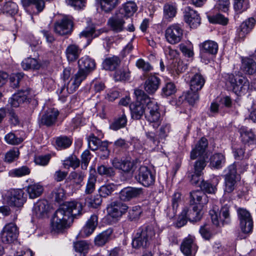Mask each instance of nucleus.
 Listing matches in <instances>:
<instances>
[{"label": "nucleus", "mask_w": 256, "mask_h": 256, "mask_svg": "<svg viewBox=\"0 0 256 256\" xmlns=\"http://www.w3.org/2000/svg\"><path fill=\"white\" fill-rule=\"evenodd\" d=\"M82 210L80 202L72 201L64 203L54 214L51 221L52 230L59 232L69 228L74 218L82 214Z\"/></svg>", "instance_id": "obj_1"}, {"label": "nucleus", "mask_w": 256, "mask_h": 256, "mask_svg": "<svg viewBox=\"0 0 256 256\" xmlns=\"http://www.w3.org/2000/svg\"><path fill=\"white\" fill-rule=\"evenodd\" d=\"M78 70L72 76L67 84L60 90V98L65 100L68 94L73 93L80 86L88 74L96 68L94 60L87 56H84L78 60Z\"/></svg>", "instance_id": "obj_2"}, {"label": "nucleus", "mask_w": 256, "mask_h": 256, "mask_svg": "<svg viewBox=\"0 0 256 256\" xmlns=\"http://www.w3.org/2000/svg\"><path fill=\"white\" fill-rule=\"evenodd\" d=\"M208 146L207 140L205 138H202L191 151V159L194 160L197 158H200L194 164V172L197 174H202V170L206 166V159L208 156L206 150Z\"/></svg>", "instance_id": "obj_3"}, {"label": "nucleus", "mask_w": 256, "mask_h": 256, "mask_svg": "<svg viewBox=\"0 0 256 256\" xmlns=\"http://www.w3.org/2000/svg\"><path fill=\"white\" fill-rule=\"evenodd\" d=\"M155 238L156 232L153 226H144L138 229L132 240V246L136 248H146L150 244Z\"/></svg>", "instance_id": "obj_4"}, {"label": "nucleus", "mask_w": 256, "mask_h": 256, "mask_svg": "<svg viewBox=\"0 0 256 256\" xmlns=\"http://www.w3.org/2000/svg\"><path fill=\"white\" fill-rule=\"evenodd\" d=\"M136 102L130 105L132 118L135 120H140L146 113V106L148 108V104L150 98L142 90H136L134 91Z\"/></svg>", "instance_id": "obj_5"}, {"label": "nucleus", "mask_w": 256, "mask_h": 256, "mask_svg": "<svg viewBox=\"0 0 256 256\" xmlns=\"http://www.w3.org/2000/svg\"><path fill=\"white\" fill-rule=\"evenodd\" d=\"M226 80L232 90L236 94L245 92L249 88L248 80L242 74L236 76L234 74H228Z\"/></svg>", "instance_id": "obj_6"}, {"label": "nucleus", "mask_w": 256, "mask_h": 256, "mask_svg": "<svg viewBox=\"0 0 256 256\" xmlns=\"http://www.w3.org/2000/svg\"><path fill=\"white\" fill-rule=\"evenodd\" d=\"M147 121L155 128H158L161 123V116L159 106L154 100H150L148 104L147 110L145 114Z\"/></svg>", "instance_id": "obj_7"}, {"label": "nucleus", "mask_w": 256, "mask_h": 256, "mask_svg": "<svg viewBox=\"0 0 256 256\" xmlns=\"http://www.w3.org/2000/svg\"><path fill=\"white\" fill-rule=\"evenodd\" d=\"M182 26L179 24L170 25L166 30L164 36L166 40L171 44H176L181 42L183 38Z\"/></svg>", "instance_id": "obj_8"}, {"label": "nucleus", "mask_w": 256, "mask_h": 256, "mask_svg": "<svg viewBox=\"0 0 256 256\" xmlns=\"http://www.w3.org/2000/svg\"><path fill=\"white\" fill-rule=\"evenodd\" d=\"M18 228L13 222L6 224L0 232L2 242L5 244H10L15 242L18 236Z\"/></svg>", "instance_id": "obj_9"}, {"label": "nucleus", "mask_w": 256, "mask_h": 256, "mask_svg": "<svg viewBox=\"0 0 256 256\" xmlns=\"http://www.w3.org/2000/svg\"><path fill=\"white\" fill-rule=\"evenodd\" d=\"M210 214L212 222L216 226H219L220 224H228L230 222L229 208L226 205L222 207L220 212L218 208L214 207L210 211Z\"/></svg>", "instance_id": "obj_10"}, {"label": "nucleus", "mask_w": 256, "mask_h": 256, "mask_svg": "<svg viewBox=\"0 0 256 256\" xmlns=\"http://www.w3.org/2000/svg\"><path fill=\"white\" fill-rule=\"evenodd\" d=\"M240 228L244 234L251 233L253 229V221L250 213L246 209L238 210Z\"/></svg>", "instance_id": "obj_11"}, {"label": "nucleus", "mask_w": 256, "mask_h": 256, "mask_svg": "<svg viewBox=\"0 0 256 256\" xmlns=\"http://www.w3.org/2000/svg\"><path fill=\"white\" fill-rule=\"evenodd\" d=\"M136 180L144 186L148 187L154 184L155 176L147 166H141L135 176Z\"/></svg>", "instance_id": "obj_12"}, {"label": "nucleus", "mask_w": 256, "mask_h": 256, "mask_svg": "<svg viewBox=\"0 0 256 256\" xmlns=\"http://www.w3.org/2000/svg\"><path fill=\"white\" fill-rule=\"evenodd\" d=\"M33 96L32 90L29 88L21 90L12 95L10 98L8 103L11 106L17 108L24 102H28Z\"/></svg>", "instance_id": "obj_13"}, {"label": "nucleus", "mask_w": 256, "mask_h": 256, "mask_svg": "<svg viewBox=\"0 0 256 256\" xmlns=\"http://www.w3.org/2000/svg\"><path fill=\"white\" fill-rule=\"evenodd\" d=\"M72 21L64 16L54 23V30L60 36H64L70 34L72 31Z\"/></svg>", "instance_id": "obj_14"}, {"label": "nucleus", "mask_w": 256, "mask_h": 256, "mask_svg": "<svg viewBox=\"0 0 256 256\" xmlns=\"http://www.w3.org/2000/svg\"><path fill=\"white\" fill-rule=\"evenodd\" d=\"M128 18L122 13L116 14L115 16L110 18L108 22V25L114 32H120L124 30V24L126 20Z\"/></svg>", "instance_id": "obj_15"}, {"label": "nucleus", "mask_w": 256, "mask_h": 256, "mask_svg": "<svg viewBox=\"0 0 256 256\" xmlns=\"http://www.w3.org/2000/svg\"><path fill=\"white\" fill-rule=\"evenodd\" d=\"M188 76L190 79V86L191 90H200L205 83V79L202 74L194 69L188 74Z\"/></svg>", "instance_id": "obj_16"}, {"label": "nucleus", "mask_w": 256, "mask_h": 256, "mask_svg": "<svg viewBox=\"0 0 256 256\" xmlns=\"http://www.w3.org/2000/svg\"><path fill=\"white\" fill-rule=\"evenodd\" d=\"M184 20L191 28H196L200 24V15L190 6H186L184 8Z\"/></svg>", "instance_id": "obj_17"}, {"label": "nucleus", "mask_w": 256, "mask_h": 256, "mask_svg": "<svg viewBox=\"0 0 256 256\" xmlns=\"http://www.w3.org/2000/svg\"><path fill=\"white\" fill-rule=\"evenodd\" d=\"M24 196V192L22 190H12L10 192L8 196V203L10 206H21L26 202V198Z\"/></svg>", "instance_id": "obj_18"}, {"label": "nucleus", "mask_w": 256, "mask_h": 256, "mask_svg": "<svg viewBox=\"0 0 256 256\" xmlns=\"http://www.w3.org/2000/svg\"><path fill=\"white\" fill-rule=\"evenodd\" d=\"M112 166L116 169L120 170L124 172H133L136 168V162L128 158L124 160L114 158L112 162Z\"/></svg>", "instance_id": "obj_19"}, {"label": "nucleus", "mask_w": 256, "mask_h": 256, "mask_svg": "<svg viewBox=\"0 0 256 256\" xmlns=\"http://www.w3.org/2000/svg\"><path fill=\"white\" fill-rule=\"evenodd\" d=\"M194 236H188L182 242L180 250L185 256H195L198 247L194 243Z\"/></svg>", "instance_id": "obj_20"}, {"label": "nucleus", "mask_w": 256, "mask_h": 256, "mask_svg": "<svg viewBox=\"0 0 256 256\" xmlns=\"http://www.w3.org/2000/svg\"><path fill=\"white\" fill-rule=\"evenodd\" d=\"M98 224V216L94 214L88 220L85 225L80 232V236L83 237H88L91 235L96 230Z\"/></svg>", "instance_id": "obj_21"}, {"label": "nucleus", "mask_w": 256, "mask_h": 256, "mask_svg": "<svg viewBox=\"0 0 256 256\" xmlns=\"http://www.w3.org/2000/svg\"><path fill=\"white\" fill-rule=\"evenodd\" d=\"M240 70L242 74L246 75H254L256 74V62L248 57L242 58Z\"/></svg>", "instance_id": "obj_22"}, {"label": "nucleus", "mask_w": 256, "mask_h": 256, "mask_svg": "<svg viewBox=\"0 0 256 256\" xmlns=\"http://www.w3.org/2000/svg\"><path fill=\"white\" fill-rule=\"evenodd\" d=\"M50 210V206L46 200L38 201L33 208V213L37 218H44L47 216Z\"/></svg>", "instance_id": "obj_23"}, {"label": "nucleus", "mask_w": 256, "mask_h": 256, "mask_svg": "<svg viewBox=\"0 0 256 256\" xmlns=\"http://www.w3.org/2000/svg\"><path fill=\"white\" fill-rule=\"evenodd\" d=\"M128 209V206L126 204L118 202H114L108 208V211L110 216L118 218L126 213Z\"/></svg>", "instance_id": "obj_24"}, {"label": "nucleus", "mask_w": 256, "mask_h": 256, "mask_svg": "<svg viewBox=\"0 0 256 256\" xmlns=\"http://www.w3.org/2000/svg\"><path fill=\"white\" fill-rule=\"evenodd\" d=\"M143 194L142 188L128 187L122 189L120 193V198L124 201H128L137 198Z\"/></svg>", "instance_id": "obj_25"}, {"label": "nucleus", "mask_w": 256, "mask_h": 256, "mask_svg": "<svg viewBox=\"0 0 256 256\" xmlns=\"http://www.w3.org/2000/svg\"><path fill=\"white\" fill-rule=\"evenodd\" d=\"M58 114V111L56 109L50 108L42 116L40 120V124L45 125L47 126H52L55 124Z\"/></svg>", "instance_id": "obj_26"}, {"label": "nucleus", "mask_w": 256, "mask_h": 256, "mask_svg": "<svg viewBox=\"0 0 256 256\" xmlns=\"http://www.w3.org/2000/svg\"><path fill=\"white\" fill-rule=\"evenodd\" d=\"M160 81V79L156 76H150L144 82L145 91L149 94H154L158 88Z\"/></svg>", "instance_id": "obj_27"}, {"label": "nucleus", "mask_w": 256, "mask_h": 256, "mask_svg": "<svg viewBox=\"0 0 256 256\" xmlns=\"http://www.w3.org/2000/svg\"><path fill=\"white\" fill-rule=\"evenodd\" d=\"M256 24V20L253 18H250L244 22L240 26L238 30V36L240 40H243L251 30L253 28Z\"/></svg>", "instance_id": "obj_28"}, {"label": "nucleus", "mask_w": 256, "mask_h": 256, "mask_svg": "<svg viewBox=\"0 0 256 256\" xmlns=\"http://www.w3.org/2000/svg\"><path fill=\"white\" fill-rule=\"evenodd\" d=\"M208 202L207 196L202 190H194L190 193V204H200L202 206Z\"/></svg>", "instance_id": "obj_29"}, {"label": "nucleus", "mask_w": 256, "mask_h": 256, "mask_svg": "<svg viewBox=\"0 0 256 256\" xmlns=\"http://www.w3.org/2000/svg\"><path fill=\"white\" fill-rule=\"evenodd\" d=\"M85 176L86 173L84 172L81 170L72 172L66 178V182L70 183L73 186L80 188L82 186V183Z\"/></svg>", "instance_id": "obj_30"}, {"label": "nucleus", "mask_w": 256, "mask_h": 256, "mask_svg": "<svg viewBox=\"0 0 256 256\" xmlns=\"http://www.w3.org/2000/svg\"><path fill=\"white\" fill-rule=\"evenodd\" d=\"M113 230L108 228L97 234L94 239V245L97 246H103L112 239Z\"/></svg>", "instance_id": "obj_31"}, {"label": "nucleus", "mask_w": 256, "mask_h": 256, "mask_svg": "<svg viewBox=\"0 0 256 256\" xmlns=\"http://www.w3.org/2000/svg\"><path fill=\"white\" fill-rule=\"evenodd\" d=\"M242 141L244 144H254L256 142V136L252 130L242 126L239 129Z\"/></svg>", "instance_id": "obj_32"}, {"label": "nucleus", "mask_w": 256, "mask_h": 256, "mask_svg": "<svg viewBox=\"0 0 256 256\" xmlns=\"http://www.w3.org/2000/svg\"><path fill=\"white\" fill-rule=\"evenodd\" d=\"M82 49L75 44H69L65 52L66 58L69 62H74L79 58Z\"/></svg>", "instance_id": "obj_33"}, {"label": "nucleus", "mask_w": 256, "mask_h": 256, "mask_svg": "<svg viewBox=\"0 0 256 256\" xmlns=\"http://www.w3.org/2000/svg\"><path fill=\"white\" fill-rule=\"evenodd\" d=\"M146 138L145 140V148H150L152 150H160L161 146L160 147L158 144L160 140L156 137V134L152 132H148L146 133Z\"/></svg>", "instance_id": "obj_34"}, {"label": "nucleus", "mask_w": 256, "mask_h": 256, "mask_svg": "<svg viewBox=\"0 0 256 256\" xmlns=\"http://www.w3.org/2000/svg\"><path fill=\"white\" fill-rule=\"evenodd\" d=\"M225 162V156L222 153H216L210 156V166L212 168H221Z\"/></svg>", "instance_id": "obj_35"}, {"label": "nucleus", "mask_w": 256, "mask_h": 256, "mask_svg": "<svg viewBox=\"0 0 256 256\" xmlns=\"http://www.w3.org/2000/svg\"><path fill=\"white\" fill-rule=\"evenodd\" d=\"M26 191L29 198L34 199L41 196L44 192V188L40 183H32L26 186Z\"/></svg>", "instance_id": "obj_36"}, {"label": "nucleus", "mask_w": 256, "mask_h": 256, "mask_svg": "<svg viewBox=\"0 0 256 256\" xmlns=\"http://www.w3.org/2000/svg\"><path fill=\"white\" fill-rule=\"evenodd\" d=\"M120 60L117 56L106 58L102 62L103 68L106 70L112 71L116 70L120 65Z\"/></svg>", "instance_id": "obj_37"}, {"label": "nucleus", "mask_w": 256, "mask_h": 256, "mask_svg": "<svg viewBox=\"0 0 256 256\" xmlns=\"http://www.w3.org/2000/svg\"><path fill=\"white\" fill-rule=\"evenodd\" d=\"M21 66L24 70H34L40 69L42 64L38 59L28 57L22 61Z\"/></svg>", "instance_id": "obj_38"}, {"label": "nucleus", "mask_w": 256, "mask_h": 256, "mask_svg": "<svg viewBox=\"0 0 256 256\" xmlns=\"http://www.w3.org/2000/svg\"><path fill=\"white\" fill-rule=\"evenodd\" d=\"M200 48L202 52L214 55L218 52V44L214 41L208 40L200 44Z\"/></svg>", "instance_id": "obj_39"}, {"label": "nucleus", "mask_w": 256, "mask_h": 256, "mask_svg": "<svg viewBox=\"0 0 256 256\" xmlns=\"http://www.w3.org/2000/svg\"><path fill=\"white\" fill-rule=\"evenodd\" d=\"M250 6L249 0H234V8L237 14L246 11Z\"/></svg>", "instance_id": "obj_40"}, {"label": "nucleus", "mask_w": 256, "mask_h": 256, "mask_svg": "<svg viewBox=\"0 0 256 256\" xmlns=\"http://www.w3.org/2000/svg\"><path fill=\"white\" fill-rule=\"evenodd\" d=\"M21 2L24 8H27L31 4L34 5L38 12H42L45 7L44 0H21Z\"/></svg>", "instance_id": "obj_41"}, {"label": "nucleus", "mask_w": 256, "mask_h": 256, "mask_svg": "<svg viewBox=\"0 0 256 256\" xmlns=\"http://www.w3.org/2000/svg\"><path fill=\"white\" fill-rule=\"evenodd\" d=\"M96 178L97 177L95 174L90 173L89 174L86 186L85 194H89L94 191Z\"/></svg>", "instance_id": "obj_42"}, {"label": "nucleus", "mask_w": 256, "mask_h": 256, "mask_svg": "<svg viewBox=\"0 0 256 256\" xmlns=\"http://www.w3.org/2000/svg\"><path fill=\"white\" fill-rule=\"evenodd\" d=\"M180 50L182 54L186 57L192 58L194 53L193 51V46L190 42L181 43L178 45Z\"/></svg>", "instance_id": "obj_43"}, {"label": "nucleus", "mask_w": 256, "mask_h": 256, "mask_svg": "<svg viewBox=\"0 0 256 256\" xmlns=\"http://www.w3.org/2000/svg\"><path fill=\"white\" fill-rule=\"evenodd\" d=\"M56 144L58 150L68 148L72 144V140L66 136H62L56 138Z\"/></svg>", "instance_id": "obj_44"}, {"label": "nucleus", "mask_w": 256, "mask_h": 256, "mask_svg": "<svg viewBox=\"0 0 256 256\" xmlns=\"http://www.w3.org/2000/svg\"><path fill=\"white\" fill-rule=\"evenodd\" d=\"M202 212L198 206H194L192 210H187V217L189 220L196 222L200 220L202 216Z\"/></svg>", "instance_id": "obj_45"}, {"label": "nucleus", "mask_w": 256, "mask_h": 256, "mask_svg": "<svg viewBox=\"0 0 256 256\" xmlns=\"http://www.w3.org/2000/svg\"><path fill=\"white\" fill-rule=\"evenodd\" d=\"M118 3V0H100L102 9L106 12L114 8Z\"/></svg>", "instance_id": "obj_46"}, {"label": "nucleus", "mask_w": 256, "mask_h": 256, "mask_svg": "<svg viewBox=\"0 0 256 256\" xmlns=\"http://www.w3.org/2000/svg\"><path fill=\"white\" fill-rule=\"evenodd\" d=\"M126 116L124 114H122L121 116H119L111 124L110 128L113 130H117L124 128L126 126Z\"/></svg>", "instance_id": "obj_47"}, {"label": "nucleus", "mask_w": 256, "mask_h": 256, "mask_svg": "<svg viewBox=\"0 0 256 256\" xmlns=\"http://www.w3.org/2000/svg\"><path fill=\"white\" fill-rule=\"evenodd\" d=\"M100 33V30H96L94 26H91L90 28H86L80 33V36L84 37L86 38H91V40L92 38L98 37Z\"/></svg>", "instance_id": "obj_48"}, {"label": "nucleus", "mask_w": 256, "mask_h": 256, "mask_svg": "<svg viewBox=\"0 0 256 256\" xmlns=\"http://www.w3.org/2000/svg\"><path fill=\"white\" fill-rule=\"evenodd\" d=\"M116 186L113 184H104L98 189L100 196L101 197L106 198L112 194Z\"/></svg>", "instance_id": "obj_49"}, {"label": "nucleus", "mask_w": 256, "mask_h": 256, "mask_svg": "<svg viewBox=\"0 0 256 256\" xmlns=\"http://www.w3.org/2000/svg\"><path fill=\"white\" fill-rule=\"evenodd\" d=\"M74 248L76 252L80 253V256H84L88 252L89 246L84 241H78L74 244Z\"/></svg>", "instance_id": "obj_50"}, {"label": "nucleus", "mask_w": 256, "mask_h": 256, "mask_svg": "<svg viewBox=\"0 0 256 256\" xmlns=\"http://www.w3.org/2000/svg\"><path fill=\"white\" fill-rule=\"evenodd\" d=\"M116 81L126 80L130 78V72L127 68H121L116 70L114 76Z\"/></svg>", "instance_id": "obj_51"}, {"label": "nucleus", "mask_w": 256, "mask_h": 256, "mask_svg": "<svg viewBox=\"0 0 256 256\" xmlns=\"http://www.w3.org/2000/svg\"><path fill=\"white\" fill-rule=\"evenodd\" d=\"M176 8L172 5L166 4L164 6V18L168 20H170L175 16Z\"/></svg>", "instance_id": "obj_52"}, {"label": "nucleus", "mask_w": 256, "mask_h": 256, "mask_svg": "<svg viewBox=\"0 0 256 256\" xmlns=\"http://www.w3.org/2000/svg\"><path fill=\"white\" fill-rule=\"evenodd\" d=\"M30 173V170L26 166H23L20 168L11 170L9 172L10 176L13 177H20L28 175Z\"/></svg>", "instance_id": "obj_53"}, {"label": "nucleus", "mask_w": 256, "mask_h": 256, "mask_svg": "<svg viewBox=\"0 0 256 256\" xmlns=\"http://www.w3.org/2000/svg\"><path fill=\"white\" fill-rule=\"evenodd\" d=\"M3 10L4 13L8 15L13 16L18 12V6L15 2H6L4 6Z\"/></svg>", "instance_id": "obj_54"}, {"label": "nucleus", "mask_w": 256, "mask_h": 256, "mask_svg": "<svg viewBox=\"0 0 256 256\" xmlns=\"http://www.w3.org/2000/svg\"><path fill=\"white\" fill-rule=\"evenodd\" d=\"M198 92V91L191 90L190 89V90L184 94L185 99L190 104L194 105L198 100L199 95Z\"/></svg>", "instance_id": "obj_55"}, {"label": "nucleus", "mask_w": 256, "mask_h": 256, "mask_svg": "<svg viewBox=\"0 0 256 256\" xmlns=\"http://www.w3.org/2000/svg\"><path fill=\"white\" fill-rule=\"evenodd\" d=\"M102 202V198L99 195L91 196L86 199V204L88 207L96 208L100 205Z\"/></svg>", "instance_id": "obj_56"}, {"label": "nucleus", "mask_w": 256, "mask_h": 256, "mask_svg": "<svg viewBox=\"0 0 256 256\" xmlns=\"http://www.w3.org/2000/svg\"><path fill=\"white\" fill-rule=\"evenodd\" d=\"M239 179L224 178V188L225 192L230 193L234 191L236 187V184Z\"/></svg>", "instance_id": "obj_57"}, {"label": "nucleus", "mask_w": 256, "mask_h": 256, "mask_svg": "<svg viewBox=\"0 0 256 256\" xmlns=\"http://www.w3.org/2000/svg\"><path fill=\"white\" fill-rule=\"evenodd\" d=\"M137 6L136 3L132 1L126 2L124 5L123 10L126 13V15L128 16V18L132 16L137 10Z\"/></svg>", "instance_id": "obj_58"}, {"label": "nucleus", "mask_w": 256, "mask_h": 256, "mask_svg": "<svg viewBox=\"0 0 256 256\" xmlns=\"http://www.w3.org/2000/svg\"><path fill=\"white\" fill-rule=\"evenodd\" d=\"M80 160L76 156L72 155L67 158L64 162V168L70 166L74 169L78 168L80 166Z\"/></svg>", "instance_id": "obj_59"}, {"label": "nucleus", "mask_w": 256, "mask_h": 256, "mask_svg": "<svg viewBox=\"0 0 256 256\" xmlns=\"http://www.w3.org/2000/svg\"><path fill=\"white\" fill-rule=\"evenodd\" d=\"M98 173L102 176L110 177L114 175L115 172L112 167H107L104 165H100L97 168Z\"/></svg>", "instance_id": "obj_60"}, {"label": "nucleus", "mask_w": 256, "mask_h": 256, "mask_svg": "<svg viewBox=\"0 0 256 256\" xmlns=\"http://www.w3.org/2000/svg\"><path fill=\"white\" fill-rule=\"evenodd\" d=\"M226 172L224 175V178L240 179L239 176L236 172V167L235 164L229 166L226 170Z\"/></svg>", "instance_id": "obj_61"}, {"label": "nucleus", "mask_w": 256, "mask_h": 256, "mask_svg": "<svg viewBox=\"0 0 256 256\" xmlns=\"http://www.w3.org/2000/svg\"><path fill=\"white\" fill-rule=\"evenodd\" d=\"M89 148L92 150H98L99 146L101 144L100 140L96 138L94 134H91L88 138Z\"/></svg>", "instance_id": "obj_62"}, {"label": "nucleus", "mask_w": 256, "mask_h": 256, "mask_svg": "<svg viewBox=\"0 0 256 256\" xmlns=\"http://www.w3.org/2000/svg\"><path fill=\"white\" fill-rule=\"evenodd\" d=\"M176 92L174 84L172 82H168L162 88V95L168 96L174 94Z\"/></svg>", "instance_id": "obj_63"}, {"label": "nucleus", "mask_w": 256, "mask_h": 256, "mask_svg": "<svg viewBox=\"0 0 256 256\" xmlns=\"http://www.w3.org/2000/svg\"><path fill=\"white\" fill-rule=\"evenodd\" d=\"M142 213V210L140 206H133L128 212V218L131 220L138 218Z\"/></svg>", "instance_id": "obj_64"}]
</instances>
